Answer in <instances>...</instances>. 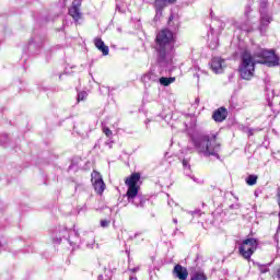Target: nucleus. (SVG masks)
Wrapping results in <instances>:
<instances>
[{"label":"nucleus","mask_w":280,"mask_h":280,"mask_svg":"<svg viewBox=\"0 0 280 280\" xmlns=\"http://www.w3.org/2000/svg\"><path fill=\"white\" fill-rule=\"evenodd\" d=\"M86 97H89V93L82 91L78 94V102H84Z\"/></svg>","instance_id":"5701e85b"},{"label":"nucleus","mask_w":280,"mask_h":280,"mask_svg":"<svg viewBox=\"0 0 280 280\" xmlns=\"http://www.w3.org/2000/svg\"><path fill=\"white\" fill-rule=\"evenodd\" d=\"M246 183H247V185H249V186L257 185V175H249V176L246 178Z\"/></svg>","instance_id":"a211bd4d"},{"label":"nucleus","mask_w":280,"mask_h":280,"mask_svg":"<svg viewBox=\"0 0 280 280\" xmlns=\"http://www.w3.org/2000/svg\"><path fill=\"white\" fill-rule=\"evenodd\" d=\"M67 229H57L51 233V240L55 244H60L62 237H67Z\"/></svg>","instance_id":"9d476101"},{"label":"nucleus","mask_w":280,"mask_h":280,"mask_svg":"<svg viewBox=\"0 0 280 280\" xmlns=\"http://www.w3.org/2000/svg\"><path fill=\"white\" fill-rule=\"evenodd\" d=\"M173 273L179 280H187V277H189V272L187 271V268H185V267H183L180 265H176L174 267Z\"/></svg>","instance_id":"9b49d317"},{"label":"nucleus","mask_w":280,"mask_h":280,"mask_svg":"<svg viewBox=\"0 0 280 280\" xmlns=\"http://www.w3.org/2000/svg\"><path fill=\"white\" fill-rule=\"evenodd\" d=\"M255 65H259V61H254L249 52H244L242 56V68L244 71H255Z\"/></svg>","instance_id":"0eeeda50"},{"label":"nucleus","mask_w":280,"mask_h":280,"mask_svg":"<svg viewBox=\"0 0 280 280\" xmlns=\"http://www.w3.org/2000/svg\"><path fill=\"white\" fill-rule=\"evenodd\" d=\"M144 124L148 126V124H150V119H147Z\"/></svg>","instance_id":"c9c22d12"},{"label":"nucleus","mask_w":280,"mask_h":280,"mask_svg":"<svg viewBox=\"0 0 280 280\" xmlns=\"http://www.w3.org/2000/svg\"><path fill=\"white\" fill-rule=\"evenodd\" d=\"M131 272H139V267H136V268H132V269H129Z\"/></svg>","instance_id":"c756f323"},{"label":"nucleus","mask_w":280,"mask_h":280,"mask_svg":"<svg viewBox=\"0 0 280 280\" xmlns=\"http://www.w3.org/2000/svg\"><path fill=\"white\" fill-rule=\"evenodd\" d=\"M150 80L154 81V72H147L143 77H142V81L143 82H150Z\"/></svg>","instance_id":"aec40b11"},{"label":"nucleus","mask_w":280,"mask_h":280,"mask_svg":"<svg viewBox=\"0 0 280 280\" xmlns=\"http://www.w3.org/2000/svg\"><path fill=\"white\" fill-rule=\"evenodd\" d=\"M174 224H178V220L177 219H173Z\"/></svg>","instance_id":"473e14b6"},{"label":"nucleus","mask_w":280,"mask_h":280,"mask_svg":"<svg viewBox=\"0 0 280 280\" xmlns=\"http://www.w3.org/2000/svg\"><path fill=\"white\" fill-rule=\"evenodd\" d=\"M190 280H207V276L202 272H196Z\"/></svg>","instance_id":"6ab92c4d"},{"label":"nucleus","mask_w":280,"mask_h":280,"mask_svg":"<svg viewBox=\"0 0 280 280\" xmlns=\"http://www.w3.org/2000/svg\"><path fill=\"white\" fill-rule=\"evenodd\" d=\"M103 132L106 135V137H113V131L107 127L103 128Z\"/></svg>","instance_id":"a878e982"},{"label":"nucleus","mask_w":280,"mask_h":280,"mask_svg":"<svg viewBox=\"0 0 280 280\" xmlns=\"http://www.w3.org/2000/svg\"><path fill=\"white\" fill-rule=\"evenodd\" d=\"M168 206L174 207V200H168Z\"/></svg>","instance_id":"2f4dec72"},{"label":"nucleus","mask_w":280,"mask_h":280,"mask_svg":"<svg viewBox=\"0 0 280 280\" xmlns=\"http://www.w3.org/2000/svg\"><path fill=\"white\" fill-rule=\"evenodd\" d=\"M192 143L203 156H215L220 159L218 154L220 152V143H218L215 135H199L192 137Z\"/></svg>","instance_id":"f03ea898"},{"label":"nucleus","mask_w":280,"mask_h":280,"mask_svg":"<svg viewBox=\"0 0 280 280\" xmlns=\"http://www.w3.org/2000/svg\"><path fill=\"white\" fill-rule=\"evenodd\" d=\"M104 279V276L103 275H100L98 276V280H103Z\"/></svg>","instance_id":"72a5a7b5"},{"label":"nucleus","mask_w":280,"mask_h":280,"mask_svg":"<svg viewBox=\"0 0 280 280\" xmlns=\"http://www.w3.org/2000/svg\"><path fill=\"white\" fill-rule=\"evenodd\" d=\"M254 77H255V74L253 73V71H241L240 72V78L242 80H253Z\"/></svg>","instance_id":"f3484780"},{"label":"nucleus","mask_w":280,"mask_h":280,"mask_svg":"<svg viewBox=\"0 0 280 280\" xmlns=\"http://www.w3.org/2000/svg\"><path fill=\"white\" fill-rule=\"evenodd\" d=\"M159 82L162 86H170V84H174V82H176V78H174V77H170V78L162 77V78L159 79Z\"/></svg>","instance_id":"dca6fc26"},{"label":"nucleus","mask_w":280,"mask_h":280,"mask_svg":"<svg viewBox=\"0 0 280 280\" xmlns=\"http://www.w3.org/2000/svg\"><path fill=\"white\" fill-rule=\"evenodd\" d=\"M210 67L212 71H224L229 65H226V59L222 57H213L210 61Z\"/></svg>","instance_id":"6e6552de"},{"label":"nucleus","mask_w":280,"mask_h":280,"mask_svg":"<svg viewBox=\"0 0 280 280\" xmlns=\"http://www.w3.org/2000/svg\"><path fill=\"white\" fill-rule=\"evenodd\" d=\"M248 137H253V135H255L254 130L253 129H248Z\"/></svg>","instance_id":"c85d7f7f"},{"label":"nucleus","mask_w":280,"mask_h":280,"mask_svg":"<svg viewBox=\"0 0 280 280\" xmlns=\"http://www.w3.org/2000/svg\"><path fill=\"white\" fill-rule=\"evenodd\" d=\"M257 246H259V242L256 238H246L238 244V253L243 259L248 261L257 250Z\"/></svg>","instance_id":"20e7f679"},{"label":"nucleus","mask_w":280,"mask_h":280,"mask_svg":"<svg viewBox=\"0 0 280 280\" xmlns=\"http://www.w3.org/2000/svg\"><path fill=\"white\" fill-rule=\"evenodd\" d=\"M226 117H229V110L225 107H220L212 115V118L214 119V121H218V122L224 121Z\"/></svg>","instance_id":"f8f14e48"},{"label":"nucleus","mask_w":280,"mask_h":280,"mask_svg":"<svg viewBox=\"0 0 280 280\" xmlns=\"http://www.w3.org/2000/svg\"><path fill=\"white\" fill-rule=\"evenodd\" d=\"M260 5L261 8H266V5H268V0H261Z\"/></svg>","instance_id":"cd10ccee"},{"label":"nucleus","mask_w":280,"mask_h":280,"mask_svg":"<svg viewBox=\"0 0 280 280\" xmlns=\"http://www.w3.org/2000/svg\"><path fill=\"white\" fill-rule=\"evenodd\" d=\"M257 266H258V269L260 270L261 275H266V272H269V270H270L268 268V266H270V264L269 265L257 264Z\"/></svg>","instance_id":"4be33fe9"},{"label":"nucleus","mask_w":280,"mask_h":280,"mask_svg":"<svg viewBox=\"0 0 280 280\" xmlns=\"http://www.w3.org/2000/svg\"><path fill=\"white\" fill-rule=\"evenodd\" d=\"M91 176H92L91 180H92L94 190L96 191V194H98V196H102V194H104V190L106 189V184L104 183V179L102 178V174L94 171L91 174Z\"/></svg>","instance_id":"423d86ee"},{"label":"nucleus","mask_w":280,"mask_h":280,"mask_svg":"<svg viewBox=\"0 0 280 280\" xmlns=\"http://www.w3.org/2000/svg\"><path fill=\"white\" fill-rule=\"evenodd\" d=\"M271 21H272L271 16L265 15L261 18L260 23L261 25H270Z\"/></svg>","instance_id":"412c9836"},{"label":"nucleus","mask_w":280,"mask_h":280,"mask_svg":"<svg viewBox=\"0 0 280 280\" xmlns=\"http://www.w3.org/2000/svg\"><path fill=\"white\" fill-rule=\"evenodd\" d=\"M174 43L176 38L170 28H162L155 36V50L158 52V65L165 67L174 61Z\"/></svg>","instance_id":"f257e3e1"},{"label":"nucleus","mask_w":280,"mask_h":280,"mask_svg":"<svg viewBox=\"0 0 280 280\" xmlns=\"http://www.w3.org/2000/svg\"><path fill=\"white\" fill-rule=\"evenodd\" d=\"M129 280H137V277H130Z\"/></svg>","instance_id":"f704fd0d"},{"label":"nucleus","mask_w":280,"mask_h":280,"mask_svg":"<svg viewBox=\"0 0 280 280\" xmlns=\"http://www.w3.org/2000/svg\"><path fill=\"white\" fill-rule=\"evenodd\" d=\"M172 21H174V14L168 16L167 25H172Z\"/></svg>","instance_id":"bb28decb"},{"label":"nucleus","mask_w":280,"mask_h":280,"mask_svg":"<svg viewBox=\"0 0 280 280\" xmlns=\"http://www.w3.org/2000/svg\"><path fill=\"white\" fill-rule=\"evenodd\" d=\"M101 226H102V229H108V226H110V221L109 220H101Z\"/></svg>","instance_id":"393cba45"},{"label":"nucleus","mask_w":280,"mask_h":280,"mask_svg":"<svg viewBox=\"0 0 280 280\" xmlns=\"http://www.w3.org/2000/svg\"><path fill=\"white\" fill-rule=\"evenodd\" d=\"M68 14L73 19L75 23L82 19V12H80V4H75L74 2L68 10Z\"/></svg>","instance_id":"1a4fd4ad"},{"label":"nucleus","mask_w":280,"mask_h":280,"mask_svg":"<svg viewBox=\"0 0 280 280\" xmlns=\"http://www.w3.org/2000/svg\"><path fill=\"white\" fill-rule=\"evenodd\" d=\"M141 180V174L133 173L129 177L126 178L125 184L127 185V200L135 207L143 208L145 207V197L139 194V182Z\"/></svg>","instance_id":"7ed1b4c3"},{"label":"nucleus","mask_w":280,"mask_h":280,"mask_svg":"<svg viewBox=\"0 0 280 280\" xmlns=\"http://www.w3.org/2000/svg\"><path fill=\"white\" fill-rule=\"evenodd\" d=\"M93 244H95V240H93L91 244H88V248H93Z\"/></svg>","instance_id":"7c9ffc66"},{"label":"nucleus","mask_w":280,"mask_h":280,"mask_svg":"<svg viewBox=\"0 0 280 280\" xmlns=\"http://www.w3.org/2000/svg\"><path fill=\"white\" fill-rule=\"evenodd\" d=\"M101 93L103 95H110V88L101 86Z\"/></svg>","instance_id":"b1692460"},{"label":"nucleus","mask_w":280,"mask_h":280,"mask_svg":"<svg viewBox=\"0 0 280 280\" xmlns=\"http://www.w3.org/2000/svg\"><path fill=\"white\" fill-rule=\"evenodd\" d=\"M278 231H280V221H279V225H278Z\"/></svg>","instance_id":"4c0bfd02"},{"label":"nucleus","mask_w":280,"mask_h":280,"mask_svg":"<svg viewBox=\"0 0 280 280\" xmlns=\"http://www.w3.org/2000/svg\"><path fill=\"white\" fill-rule=\"evenodd\" d=\"M183 167H184V174L186 176H189L191 179L196 183V177L191 175V166L189 165V162L187 160H183Z\"/></svg>","instance_id":"2eb2a0df"},{"label":"nucleus","mask_w":280,"mask_h":280,"mask_svg":"<svg viewBox=\"0 0 280 280\" xmlns=\"http://www.w3.org/2000/svg\"><path fill=\"white\" fill-rule=\"evenodd\" d=\"M172 3L174 2H170V0H155L153 5L155 9V12H161L162 10H165L167 5H172Z\"/></svg>","instance_id":"4468645a"},{"label":"nucleus","mask_w":280,"mask_h":280,"mask_svg":"<svg viewBox=\"0 0 280 280\" xmlns=\"http://www.w3.org/2000/svg\"><path fill=\"white\" fill-rule=\"evenodd\" d=\"M94 45H95L96 49H98V51H101L103 54V56H108L109 48H108V46H106V44H104V40H102V38L96 37L94 39Z\"/></svg>","instance_id":"ddd939ff"},{"label":"nucleus","mask_w":280,"mask_h":280,"mask_svg":"<svg viewBox=\"0 0 280 280\" xmlns=\"http://www.w3.org/2000/svg\"><path fill=\"white\" fill-rule=\"evenodd\" d=\"M265 82L268 83V82H270V80L266 79Z\"/></svg>","instance_id":"e433bc0d"},{"label":"nucleus","mask_w":280,"mask_h":280,"mask_svg":"<svg viewBox=\"0 0 280 280\" xmlns=\"http://www.w3.org/2000/svg\"><path fill=\"white\" fill-rule=\"evenodd\" d=\"M258 60V65H266V67H277L279 65V57L275 54V50L262 49L255 55Z\"/></svg>","instance_id":"39448f33"},{"label":"nucleus","mask_w":280,"mask_h":280,"mask_svg":"<svg viewBox=\"0 0 280 280\" xmlns=\"http://www.w3.org/2000/svg\"><path fill=\"white\" fill-rule=\"evenodd\" d=\"M195 75H196V78H199L198 73H196Z\"/></svg>","instance_id":"58836bf2"}]
</instances>
